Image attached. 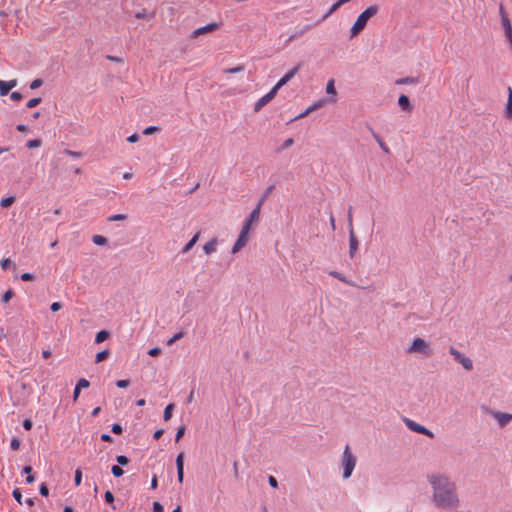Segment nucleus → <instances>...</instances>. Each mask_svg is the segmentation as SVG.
I'll return each mask as SVG.
<instances>
[{"mask_svg": "<svg viewBox=\"0 0 512 512\" xmlns=\"http://www.w3.org/2000/svg\"><path fill=\"white\" fill-rule=\"evenodd\" d=\"M199 236H200V233L197 232L192 238L191 240L184 246V248L182 249V253H187L188 251H190L192 249V247L197 243L198 239H199Z\"/></svg>", "mask_w": 512, "mask_h": 512, "instance_id": "obj_20", "label": "nucleus"}, {"mask_svg": "<svg viewBox=\"0 0 512 512\" xmlns=\"http://www.w3.org/2000/svg\"><path fill=\"white\" fill-rule=\"evenodd\" d=\"M249 232L250 229L248 228V225H243L241 232L238 236V239L236 240L234 246L232 247V253L235 254L239 252L244 246H246L248 240H249Z\"/></svg>", "mask_w": 512, "mask_h": 512, "instance_id": "obj_6", "label": "nucleus"}, {"mask_svg": "<svg viewBox=\"0 0 512 512\" xmlns=\"http://www.w3.org/2000/svg\"><path fill=\"white\" fill-rule=\"evenodd\" d=\"M139 140V135L138 134H132L130 135L128 138H127V141L130 142V143H135Z\"/></svg>", "mask_w": 512, "mask_h": 512, "instance_id": "obj_58", "label": "nucleus"}, {"mask_svg": "<svg viewBox=\"0 0 512 512\" xmlns=\"http://www.w3.org/2000/svg\"><path fill=\"white\" fill-rule=\"evenodd\" d=\"M268 482L271 485V487H273V488H277L278 487V482H277V480H276V478L274 476H270L269 479H268Z\"/></svg>", "mask_w": 512, "mask_h": 512, "instance_id": "obj_56", "label": "nucleus"}, {"mask_svg": "<svg viewBox=\"0 0 512 512\" xmlns=\"http://www.w3.org/2000/svg\"><path fill=\"white\" fill-rule=\"evenodd\" d=\"M379 11V7L377 5H371L367 7L356 19L355 23L350 29V38H353L357 36L359 33H361L368 20L372 17H374Z\"/></svg>", "mask_w": 512, "mask_h": 512, "instance_id": "obj_2", "label": "nucleus"}, {"mask_svg": "<svg viewBox=\"0 0 512 512\" xmlns=\"http://www.w3.org/2000/svg\"><path fill=\"white\" fill-rule=\"evenodd\" d=\"M76 387H77L78 389L87 388V387H89V381H88V380H86V379H84V378H82V379H80V380L77 382Z\"/></svg>", "mask_w": 512, "mask_h": 512, "instance_id": "obj_39", "label": "nucleus"}, {"mask_svg": "<svg viewBox=\"0 0 512 512\" xmlns=\"http://www.w3.org/2000/svg\"><path fill=\"white\" fill-rule=\"evenodd\" d=\"M397 83L399 84H412L414 83V80L412 78H403V79H400Z\"/></svg>", "mask_w": 512, "mask_h": 512, "instance_id": "obj_59", "label": "nucleus"}, {"mask_svg": "<svg viewBox=\"0 0 512 512\" xmlns=\"http://www.w3.org/2000/svg\"><path fill=\"white\" fill-rule=\"evenodd\" d=\"M39 492H40V494H41L42 496H48V494H49V489H48L47 485H46V484H44V483H43V484H41L40 489H39Z\"/></svg>", "mask_w": 512, "mask_h": 512, "instance_id": "obj_50", "label": "nucleus"}, {"mask_svg": "<svg viewBox=\"0 0 512 512\" xmlns=\"http://www.w3.org/2000/svg\"><path fill=\"white\" fill-rule=\"evenodd\" d=\"M41 145V141L39 139H34V140H30L27 142V147L32 149V148H37Z\"/></svg>", "mask_w": 512, "mask_h": 512, "instance_id": "obj_38", "label": "nucleus"}, {"mask_svg": "<svg viewBox=\"0 0 512 512\" xmlns=\"http://www.w3.org/2000/svg\"><path fill=\"white\" fill-rule=\"evenodd\" d=\"M119 465H127L129 463V459L124 455H119L116 458Z\"/></svg>", "mask_w": 512, "mask_h": 512, "instance_id": "obj_43", "label": "nucleus"}, {"mask_svg": "<svg viewBox=\"0 0 512 512\" xmlns=\"http://www.w3.org/2000/svg\"><path fill=\"white\" fill-rule=\"evenodd\" d=\"M109 356V351L104 350L96 354V363L104 361Z\"/></svg>", "mask_w": 512, "mask_h": 512, "instance_id": "obj_29", "label": "nucleus"}, {"mask_svg": "<svg viewBox=\"0 0 512 512\" xmlns=\"http://www.w3.org/2000/svg\"><path fill=\"white\" fill-rule=\"evenodd\" d=\"M153 16H154V13H151V14L148 16V15L146 14V11H145V10H143V11H141V12H137V13L135 14V17H136L137 19H144V18H147V17H148V18H152Z\"/></svg>", "mask_w": 512, "mask_h": 512, "instance_id": "obj_42", "label": "nucleus"}, {"mask_svg": "<svg viewBox=\"0 0 512 512\" xmlns=\"http://www.w3.org/2000/svg\"><path fill=\"white\" fill-rule=\"evenodd\" d=\"M12 495L19 504H22V494L18 488L13 490Z\"/></svg>", "mask_w": 512, "mask_h": 512, "instance_id": "obj_35", "label": "nucleus"}, {"mask_svg": "<svg viewBox=\"0 0 512 512\" xmlns=\"http://www.w3.org/2000/svg\"><path fill=\"white\" fill-rule=\"evenodd\" d=\"M157 131H159L158 127H156V126H149V127L144 129L143 134L144 135H150V134H152L154 132H157Z\"/></svg>", "mask_w": 512, "mask_h": 512, "instance_id": "obj_44", "label": "nucleus"}, {"mask_svg": "<svg viewBox=\"0 0 512 512\" xmlns=\"http://www.w3.org/2000/svg\"><path fill=\"white\" fill-rule=\"evenodd\" d=\"M10 98L13 100V101H20L22 100L23 96L20 92H12L10 94Z\"/></svg>", "mask_w": 512, "mask_h": 512, "instance_id": "obj_47", "label": "nucleus"}, {"mask_svg": "<svg viewBox=\"0 0 512 512\" xmlns=\"http://www.w3.org/2000/svg\"><path fill=\"white\" fill-rule=\"evenodd\" d=\"M348 221H349V225H350V231H349V254H350V257H354L357 249H358V239L355 235V232H354V229H353V226H352V212L351 210L349 211V214H348Z\"/></svg>", "mask_w": 512, "mask_h": 512, "instance_id": "obj_7", "label": "nucleus"}, {"mask_svg": "<svg viewBox=\"0 0 512 512\" xmlns=\"http://www.w3.org/2000/svg\"><path fill=\"white\" fill-rule=\"evenodd\" d=\"M101 440L102 441H105V442H112V437L109 435V434H102L101 435Z\"/></svg>", "mask_w": 512, "mask_h": 512, "instance_id": "obj_63", "label": "nucleus"}, {"mask_svg": "<svg viewBox=\"0 0 512 512\" xmlns=\"http://www.w3.org/2000/svg\"><path fill=\"white\" fill-rule=\"evenodd\" d=\"M14 202H15V197H14V196H9V197L3 198V199L0 201V206H1L2 208H8V207H9V206H11Z\"/></svg>", "mask_w": 512, "mask_h": 512, "instance_id": "obj_23", "label": "nucleus"}, {"mask_svg": "<svg viewBox=\"0 0 512 512\" xmlns=\"http://www.w3.org/2000/svg\"><path fill=\"white\" fill-rule=\"evenodd\" d=\"M17 85V80L12 79L9 81H4L0 79V95L5 96L9 93V91Z\"/></svg>", "mask_w": 512, "mask_h": 512, "instance_id": "obj_15", "label": "nucleus"}, {"mask_svg": "<svg viewBox=\"0 0 512 512\" xmlns=\"http://www.w3.org/2000/svg\"><path fill=\"white\" fill-rule=\"evenodd\" d=\"M65 152H66V154H68V155H70V156H72L74 158L81 157V153L80 152L71 151V150H66Z\"/></svg>", "mask_w": 512, "mask_h": 512, "instance_id": "obj_61", "label": "nucleus"}, {"mask_svg": "<svg viewBox=\"0 0 512 512\" xmlns=\"http://www.w3.org/2000/svg\"><path fill=\"white\" fill-rule=\"evenodd\" d=\"M75 485L79 486L82 481V471L80 469H77L75 471V477H74Z\"/></svg>", "mask_w": 512, "mask_h": 512, "instance_id": "obj_36", "label": "nucleus"}, {"mask_svg": "<svg viewBox=\"0 0 512 512\" xmlns=\"http://www.w3.org/2000/svg\"><path fill=\"white\" fill-rule=\"evenodd\" d=\"M329 274L334 277V278H337L339 281L345 283V284H348V285H352L354 286V283L350 280H348L343 274L337 272V271H330Z\"/></svg>", "mask_w": 512, "mask_h": 512, "instance_id": "obj_21", "label": "nucleus"}, {"mask_svg": "<svg viewBox=\"0 0 512 512\" xmlns=\"http://www.w3.org/2000/svg\"><path fill=\"white\" fill-rule=\"evenodd\" d=\"M357 458L351 452L350 446L346 445L341 457V465L343 468V478L348 479L356 466Z\"/></svg>", "mask_w": 512, "mask_h": 512, "instance_id": "obj_3", "label": "nucleus"}, {"mask_svg": "<svg viewBox=\"0 0 512 512\" xmlns=\"http://www.w3.org/2000/svg\"><path fill=\"white\" fill-rule=\"evenodd\" d=\"M505 115L508 119L512 118V89L508 88V100L505 109Z\"/></svg>", "mask_w": 512, "mask_h": 512, "instance_id": "obj_19", "label": "nucleus"}, {"mask_svg": "<svg viewBox=\"0 0 512 512\" xmlns=\"http://www.w3.org/2000/svg\"><path fill=\"white\" fill-rule=\"evenodd\" d=\"M127 218L126 215L124 214H115V215H112L108 218V221L110 222H114V221H123Z\"/></svg>", "mask_w": 512, "mask_h": 512, "instance_id": "obj_34", "label": "nucleus"}, {"mask_svg": "<svg viewBox=\"0 0 512 512\" xmlns=\"http://www.w3.org/2000/svg\"><path fill=\"white\" fill-rule=\"evenodd\" d=\"M108 337H109V333L107 331H105V330L99 331L96 334L95 342L101 343V342L105 341Z\"/></svg>", "mask_w": 512, "mask_h": 512, "instance_id": "obj_25", "label": "nucleus"}, {"mask_svg": "<svg viewBox=\"0 0 512 512\" xmlns=\"http://www.w3.org/2000/svg\"><path fill=\"white\" fill-rule=\"evenodd\" d=\"M104 497L107 503H113L114 496L111 491H106Z\"/></svg>", "mask_w": 512, "mask_h": 512, "instance_id": "obj_53", "label": "nucleus"}, {"mask_svg": "<svg viewBox=\"0 0 512 512\" xmlns=\"http://www.w3.org/2000/svg\"><path fill=\"white\" fill-rule=\"evenodd\" d=\"M427 480L432 488V501L436 507L454 510L459 507L460 499L457 486L449 476L442 473L428 474Z\"/></svg>", "mask_w": 512, "mask_h": 512, "instance_id": "obj_1", "label": "nucleus"}, {"mask_svg": "<svg viewBox=\"0 0 512 512\" xmlns=\"http://www.w3.org/2000/svg\"><path fill=\"white\" fill-rule=\"evenodd\" d=\"M163 433L164 431L162 429L156 430L153 435L154 439L158 440L163 435Z\"/></svg>", "mask_w": 512, "mask_h": 512, "instance_id": "obj_64", "label": "nucleus"}, {"mask_svg": "<svg viewBox=\"0 0 512 512\" xmlns=\"http://www.w3.org/2000/svg\"><path fill=\"white\" fill-rule=\"evenodd\" d=\"M493 417L498 421L501 427L506 426L512 420V414L505 412H493Z\"/></svg>", "mask_w": 512, "mask_h": 512, "instance_id": "obj_14", "label": "nucleus"}, {"mask_svg": "<svg viewBox=\"0 0 512 512\" xmlns=\"http://www.w3.org/2000/svg\"><path fill=\"white\" fill-rule=\"evenodd\" d=\"M15 293L12 289H8L3 295H2V302L8 303L13 297Z\"/></svg>", "mask_w": 512, "mask_h": 512, "instance_id": "obj_27", "label": "nucleus"}, {"mask_svg": "<svg viewBox=\"0 0 512 512\" xmlns=\"http://www.w3.org/2000/svg\"><path fill=\"white\" fill-rule=\"evenodd\" d=\"M299 66L294 67L289 72H287L274 86V88L278 91L282 86H284L288 81H290L298 72Z\"/></svg>", "mask_w": 512, "mask_h": 512, "instance_id": "obj_13", "label": "nucleus"}, {"mask_svg": "<svg viewBox=\"0 0 512 512\" xmlns=\"http://www.w3.org/2000/svg\"><path fill=\"white\" fill-rule=\"evenodd\" d=\"M277 90L273 87L266 95L261 97L254 105V111H260L266 104H268L276 95Z\"/></svg>", "mask_w": 512, "mask_h": 512, "instance_id": "obj_9", "label": "nucleus"}, {"mask_svg": "<svg viewBox=\"0 0 512 512\" xmlns=\"http://www.w3.org/2000/svg\"><path fill=\"white\" fill-rule=\"evenodd\" d=\"M92 241L96 245H105L107 243V239L102 235H94Z\"/></svg>", "mask_w": 512, "mask_h": 512, "instance_id": "obj_28", "label": "nucleus"}, {"mask_svg": "<svg viewBox=\"0 0 512 512\" xmlns=\"http://www.w3.org/2000/svg\"><path fill=\"white\" fill-rule=\"evenodd\" d=\"M161 349L159 347H154L148 351V354L152 357H156L160 355Z\"/></svg>", "mask_w": 512, "mask_h": 512, "instance_id": "obj_48", "label": "nucleus"}, {"mask_svg": "<svg viewBox=\"0 0 512 512\" xmlns=\"http://www.w3.org/2000/svg\"><path fill=\"white\" fill-rule=\"evenodd\" d=\"M407 352L410 354L418 353L425 357H431L434 354L431 344L420 337L413 339L410 346L407 348Z\"/></svg>", "mask_w": 512, "mask_h": 512, "instance_id": "obj_4", "label": "nucleus"}, {"mask_svg": "<svg viewBox=\"0 0 512 512\" xmlns=\"http://www.w3.org/2000/svg\"><path fill=\"white\" fill-rule=\"evenodd\" d=\"M10 264H11V260L9 258L2 259L0 262L1 268L3 270H6Z\"/></svg>", "mask_w": 512, "mask_h": 512, "instance_id": "obj_51", "label": "nucleus"}, {"mask_svg": "<svg viewBox=\"0 0 512 512\" xmlns=\"http://www.w3.org/2000/svg\"><path fill=\"white\" fill-rule=\"evenodd\" d=\"M398 104L404 111L410 112L412 110L410 100L404 94L400 95V97L398 98Z\"/></svg>", "mask_w": 512, "mask_h": 512, "instance_id": "obj_16", "label": "nucleus"}, {"mask_svg": "<svg viewBox=\"0 0 512 512\" xmlns=\"http://www.w3.org/2000/svg\"><path fill=\"white\" fill-rule=\"evenodd\" d=\"M112 432L115 434H121L122 433V427L119 424H113L112 426Z\"/></svg>", "mask_w": 512, "mask_h": 512, "instance_id": "obj_55", "label": "nucleus"}, {"mask_svg": "<svg viewBox=\"0 0 512 512\" xmlns=\"http://www.w3.org/2000/svg\"><path fill=\"white\" fill-rule=\"evenodd\" d=\"M326 93L327 94H330V95H333L335 96L336 95V88H335V85H334V80L333 79H330L328 82H327V85H326Z\"/></svg>", "mask_w": 512, "mask_h": 512, "instance_id": "obj_26", "label": "nucleus"}, {"mask_svg": "<svg viewBox=\"0 0 512 512\" xmlns=\"http://www.w3.org/2000/svg\"><path fill=\"white\" fill-rule=\"evenodd\" d=\"M61 308H62V305H61V303H59V302H54V303H52V304H51V306H50V309H51L53 312H56V311L60 310Z\"/></svg>", "mask_w": 512, "mask_h": 512, "instance_id": "obj_54", "label": "nucleus"}, {"mask_svg": "<svg viewBox=\"0 0 512 512\" xmlns=\"http://www.w3.org/2000/svg\"><path fill=\"white\" fill-rule=\"evenodd\" d=\"M184 433H185V427L184 426L179 427L177 430V433H176V437H175L176 442H178L183 437Z\"/></svg>", "mask_w": 512, "mask_h": 512, "instance_id": "obj_45", "label": "nucleus"}, {"mask_svg": "<svg viewBox=\"0 0 512 512\" xmlns=\"http://www.w3.org/2000/svg\"><path fill=\"white\" fill-rule=\"evenodd\" d=\"M10 447L12 450L16 451L20 448V440L18 438H13L11 440V444H10Z\"/></svg>", "mask_w": 512, "mask_h": 512, "instance_id": "obj_40", "label": "nucleus"}, {"mask_svg": "<svg viewBox=\"0 0 512 512\" xmlns=\"http://www.w3.org/2000/svg\"><path fill=\"white\" fill-rule=\"evenodd\" d=\"M499 12H500V16H501L502 27L504 28V31H505V35H506L509 43L512 45V26H511L510 20L508 18V15L505 12L502 5L500 6Z\"/></svg>", "mask_w": 512, "mask_h": 512, "instance_id": "obj_8", "label": "nucleus"}, {"mask_svg": "<svg viewBox=\"0 0 512 512\" xmlns=\"http://www.w3.org/2000/svg\"><path fill=\"white\" fill-rule=\"evenodd\" d=\"M176 466H177V470L184 469V454L183 453L178 454V456L176 458Z\"/></svg>", "mask_w": 512, "mask_h": 512, "instance_id": "obj_30", "label": "nucleus"}, {"mask_svg": "<svg viewBox=\"0 0 512 512\" xmlns=\"http://www.w3.org/2000/svg\"><path fill=\"white\" fill-rule=\"evenodd\" d=\"M43 81L41 79H35L30 83L31 89H37L42 85Z\"/></svg>", "mask_w": 512, "mask_h": 512, "instance_id": "obj_46", "label": "nucleus"}, {"mask_svg": "<svg viewBox=\"0 0 512 512\" xmlns=\"http://www.w3.org/2000/svg\"><path fill=\"white\" fill-rule=\"evenodd\" d=\"M184 336V333L183 332H178L176 333L171 339L168 340L167 344L168 345H171L173 344L175 341L181 339L182 337Z\"/></svg>", "mask_w": 512, "mask_h": 512, "instance_id": "obj_41", "label": "nucleus"}, {"mask_svg": "<svg viewBox=\"0 0 512 512\" xmlns=\"http://www.w3.org/2000/svg\"><path fill=\"white\" fill-rule=\"evenodd\" d=\"M325 104V100H319L315 102L313 105L309 106L303 113H301L297 118H303L307 116L312 111L322 107Z\"/></svg>", "mask_w": 512, "mask_h": 512, "instance_id": "obj_18", "label": "nucleus"}, {"mask_svg": "<svg viewBox=\"0 0 512 512\" xmlns=\"http://www.w3.org/2000/svg\"><path fill=\"white\" fill-rule=\"evenodd\" d=\"M449 353L453 356L455 361L462 365L464 369L468 371L473 369L472 360L469 357L465 356L463 353H461L459 350L454 348L453 346L449 348Z\"/></svg>", "mask_w": 512, "mask_h": 512, "instance_id": "obj_5", "label": "nucleus"}, {"mask_svg": "<svg viewBox=\"0 0 512 512\" xmlns=\"http://www.w3.org/2000/svg\"><path fill=\"white\" fill-rule=\"evenodd\" d=\"M23 427L25 430H30L32 428V422L29 419H25L23 421Z\"/></svg>", "mask_w": 512, "mask_h": 512, "instance_id": "obj_60", "label": "nucleus"}, {"mask_svg": "<svg viewBox=\"0 0 512 512\" xmlns=\"http://www.w3.org/2000/svg\"><path fill=\"white\" fill-rule=\"evenodd\" d=\"M217 245H218V241L216 238L210 240L209 242H207L204 246H203V250L205 252V254L207 255H210L212 253H214L217 249Z\"/></svg>", "mask_w": 512, "mask_h": 512, "instance_id": "obj_17", "label": "nucleus"}, {"mask_svg": "<svg viewBox=\"0 0 512 512\" xmlns=\"http://www.w3.org/2000/svg\"><path fill=\"white\" fill-rule=\"evenodd\" d=\"M406 424L407 426L412 430V431H415L417 433H420V434H423V435H426L430 438H433L434 435L433 433L428 430L427 428H425L424 426L418 424V423H415L414 421L412 420H407L406 421Z\"/></svg>", "mask_w": 512, "mask_h": 512, "instance_id": "obj_12", "label": "nucleus"}, {"mask_svg": "<svg viewBox=\"0 0 512 512\" xmlns=\"http://www.w3.org/2000/svg\"><path fill=\"white\" fill-rule=\"evenodd\" d=\"M20 278H21L22 281H32V280H34L35 277L31 273H23L20 276Z\"/></svg>", "mask_w": 512, "mask_h": 512, "instance_id": "obj_49", "label": "nucleus"}, {"mask_svg": "<svg viewBox=\"0 0 512 512\" xmlns=\"http://www.w3.org/2000/svg\"><path fill=\"white\" fill-rule=\"evenodd\" d=\"M42 99L41 98H32L30 99L27 104H26V107L27 108H34L36 107L37 105H39L41 103Z\"/></svg>", "mask_w": 512, "mask_h": 512, "instance_id": "obj_33", "label": "nucleus"}, {"mask_svg": "<svg viewBox=\"0 0 512 512\" xmlns=\"http://www.w3.org/2000/svg\"><path fill=\"white\" fill-rule=\"evenodd\" d=\"M174 409V404H168L164 410L163 418L165 421H169L172 417V411Z\"/></svg>", "mask_w": 512, "mask_h": 512, "instance_id": "obj_24", "label": "nucleus"}, {"mask_svg": "<svg viewBox=\"0 0 512 512\" xmlns=\"http://www.w3.org/2000/svg\"><path fill=\"white\" fill-rule=\"evenodd\" d=\"M158 486V479L157 476H153L151 480V489H156Z\"/></svg>", "mask_w": 512, "mask_h": 512, "instance_id": "obj_62", "label": "nucleus"}, {"mask_svg": "<svg viewBox=\"0 0 512 512\" xmlns=\"http://www.w3.org/2000/svg\"><path fill=\"white\" fill-rule=\"evenodd\" d=\"M129 384H130L129 380H118L116 382V386L119 388H126L129 386Z\"/></svg>", "mask_w": 512, "mask_h": 512, "instance_id": "obj_52", "label": "nucleus"}, {"mask_svg": "<svg viewBox=\"0 0 512 512\" xmlns=\"http://www.w3.org/2000/svg\"><path fill=\"white\" fill-rule=\"evenodd\" d=\"M153 511L154 512H162L163 511L162 505L159 502H154L153 503Z\"/></svg>", "mask_w": 512, "mask_h": 512, "instance_id": "obj_57", "label": "nucleus"}, {"mask_svg": "<svg viewBox=\"0 0 512 512\" xmlns=\"http://www.w3.org/2000/svg\"><path fill=\"white\" fill-rule=\"evenodd\" d=\"M264 202V198L260 200L258 205L252 210L249 217L246 219L244 225H248V228L251 229L253 223H257L260 219V211L262 204Z\"/></svg>", "mask_w": 512, "mask_h": 512, "instance_id": "obj_11", "label": "nucleus"}, {"mask_svg": "<svg viewBox=\"0 0 512 512\" xmlns=\"http://www.w3.org/2000/svg\"><path fill=\"white\" fill-rule=\"evenodd\" d=\"M373 137L377 141V143L379 144V146L382 149V151L385 152L386 154H389L390 153V149L386 145V143L382 140V138L379 135H377V134H373Z\"/></svg>", "mask_w": 512, "mask_h": 512, "instance_id": "obj_22", "label": "nucleus"}, {"mask_svg": "<svg viewBox=\"0 0 512 512\" xmlns=\"http://www.w3.org/2000/svg\"><path fill=\"white\" fill-rule=\"evenodd\" d=\"M111 472L115 477H121L124 474V470L118 465L112 466Z\"/></svg>", "mask_w": 512, "mask_h": 512, "instance_id": "obj_31", "label": "nucleus"}, {"mask_svg": "<svg viewBox=\"0 0 512 512\" xmlns=\"http://www.w3.org/2000/svg\"><path fill=\"white\" fill-rule=\"evenodd\" d=\"M342 6V4L340 3V1L338 0L337 2H335L329 9V11L325 14L324 18H327L328 16H330L332 13H334L337 9H339L340 7Z\"/></svg>", "mask_w": 512, "mask_h": 512, "instance_id": "obj_32", "label": "nucleus"}, {"mask_svg": "<svg viewBox=\"0 0 512 512\" xmlns=\"http://www.w3.org/2000/svg\"><path fill=\"white\" fill-rule=\"evenodd\" d=\"M219 27H220L219 23H216V22L209 23L203 27H200V28H197L196 30H194L191 34V38L194 39L200 35L216 31L217 29H219Z\"/></svg>", "mask_w": 512, "mask_h": 512, "instance_id": "obj_10", "label": "nucleus"}, {"mask_svg": "<svg viewBox=\"0 0 512 512\" xmlns=\"http://www.w3.org/2000/svg\"><path fill=\"white\" fill-rule=\"evenodd\" d=\"M242 71H244V66H242V65H239V66L234 67V68H228V69L224 70L225 73H239V72H242Z\"/></svg>", "mask_w": 512, "mask_h": 512, "instance_id": "obj_37", "label": "nucleus"}]
</instances>
